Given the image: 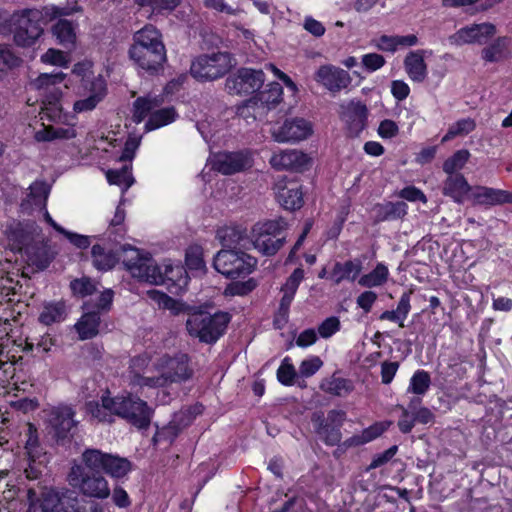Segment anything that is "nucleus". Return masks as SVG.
<instances>
[{"label":"nucleus","instance_id":"nucleus-1","mask_svg":"<svg viewBox=\"0 0 512 512\" xmlns=\"http://www.w3.org/2000/svg\"><path fill=\"white\" fill-rule=\"evenodd\" d=\"M68 7L45 6L39 9H23L14 12L13 39L17 46L31 47L42 36L47 21L71 14Z\"/></svg>","mask_w":512,"mask_h":512},{"label":"nucleus","instance_id":"nucleus-2","mask_svg":"<svg viewBox=\"0 0 512 512\" xmlns=\"http://www.w3.org/2000/svg\"><path fill=\"white\" fill-rule=\"evenodd\" d=\"M130 58L143 70L157 72L166 61V49L161 33L153 25H145L133 36Z\"/></svg>","mask_w":512,"mask_h":512},{"label":"nucleus","instance_id":"nucleus-3","mask_svg":"<svg viewBox=\"0 0 512 512\" xmlns=\"http://www.w3.org/2000/svg\"><path fill=\"white\" fill-rule=\"evenodd\" d=\"M231 320L228 312L217 311L209 313L195 309L188 314L186 329L190 336L206 344L216 343L225 333Z\"/></svg>","mask_w":512,"mask_h":512},{"label":"nucleus","instance_id":"nucleus-4","mask_svg":"<svg viewBox=\"0 0 512 512\" xmlns=\"http://www.w3.org/2000/svg\"><path fill=\"white\" fill-rule=\"evenodd\" d=\"M114 292L111 289L103 291L97 301H86L82 305L83 315L75 324V329L81 340L91 339L99 333L103 314L110 311Z\"/></svg>","mask_w":512,"mask_h":512},{"label":"nucleus","instance_id":"nucleus-5","mask_svg":"<svg viewBox=\"0 0 512 512\" xmlns=\"http://www.w3.org/2000/svg\"><path fill=\"white\" fill-rule=\"evenodd\" d=\"M82 461L89 470L103 471L116 479L126 477L133 470V464L127 458L105 453L99 449H86L82 453Z\"/></svg>","mask_w":512,"mask_h":512},{"label":"nucleus","instance_id":"nucleus-6","mask_svg":"<svg viewBox=\"0 0 512 512\" xmlns=\"http://www.w3.org/2000/svg\"><path fill=\"white\" fill-rule=\"evenodd\" d=\"M233 66V57L228 52L201 54L191 62L190 74L198 81H213L226 75Z\"/></svg>","mask_w":512,"mask_h":512},{"label":"nucleus","instance_id":"nucleus-7","mask_svg":"<svg viewBox=\"0 0 512 512\" xmlns=\"http://www.w3.org/2000/svg\"><path fill=\"white\" fill-rule=\"evenodd\" d=\"M257 260L242 250L221 249L214 256L213 267L226 278L246 277L253 272Z\"/></svg>","mask_w":512,"mask_h":512},{"label":"nucleus","instance_id":"nucleus-8","mask_svg":"<svg viewBox=\"0 0 512 512\" xmlns=\"http://www.w3.org/2000/svg\"><path fill=\"white\" fill-rule=\"evenodd\" d=\"M160 103L156 98L139 97L133 103V121L141 123L149 114L145 130L152 131L174 122L177 113L173 107L156 109Z\"/></svg>","mask_w":512,"mask_h":512},{"label":"nucleus","instance_id":"nucleus-9","mask_svg":"<svg viewBox=\"0 0 512 512\" xmlns=\"http://www.w3.org/2000/svg\"><path fill=\"white\" fill-rule=\"evenodd\" d=\"M122 262L134 278L150 284H162V269L148 253L144 254L139 249L128 246L124 249Z\"/></svg>","mask_w":512,"mask_h":512},{"label":"nucleus","instance_id":"nucleus-10","mask_svg":"<svg viewBox=\"0 0 512 512\" xmlns=\"http://www.w3.org/2000/svg\"><path fill=\"white\" fill-rule=\"evenodd\" d=\"M86 466L76 464L72 466L68 480L72 487L77 488L80 493L90 498L105 499L110 495L108 481L102 475L87 472Z\"/></svg>","mask_w":512,"mask_h":512},{"label":"nucleus","instance_id":"nucleus-11","mask_svg":"<svg viewBox=\"0 0 512 512\" xmlns=\"http://www.w3.org/2000/svg\"><path fill=\"white\" fill-rule=\"evenodd\" d=\"M116 416L125 419L138 429H147L153 416V409L133 395L116 396Z\"/></svg>","mask_w":512,"mask_h":512},{"label":"nucleus","instance_id":"nucleus-12","mask_svg":"<svg viewBox=\"0 0 512 512\" xmlns=\"http://www.w3.org/2000/svg\"><path fill=\"white\" fill-rule=\"evenodd\" d=\"M265 81L262 70L241 68L233 77L226 80V87L230 93L251 94L260 90Z\"/></svg>","mask_w":512,"mask_h":512},{"label":"nucleus","instance_id":"nucleus-13","mask_svg":"<svg viewBox=\"0 0 512 512\" xmlns=\"http://www.w3.org/2000/svg\"><path fill=\"white\" fill-rule=\"evenodd\" d=\"M134 140H128L125 144L124 150L119 157L121 162L125 164L120 169H110L107 171L106 176L110 184H115L122 187V191H127L134 183V178L131 173V164H128L134 157V150L137 147Z\"/></svg>","mask_w":512,"mask_h":512},{"label":"nucleus","instance_id":"nucleus-14","mask_svg":"<svg viewBox=\"0 0 512 512\" xmlns=\"http://www.w3.org/2000/svg\"><path fill=\"white\" fill-rule=\"evenodd\" d=\"M315 80L332 93L346 89L352 81L350 74L333 65H322L315 74Z\"/></svg>","mask_w":512,"mask_h":512},{"label":"nucleus","instance_id":"nucleus-15","mask_svg":"<svg viewBox=\"0 0 512 512\" xmlns=\"http://www.w3.org/2000/svg\"><path fill=\"white\" fill-rule=\"evenodd\" d=\"M341 118L351 137H358L367 125L368 109L360 101H351L342 106Z\"/></svg>","mask_w":512,"mask_h":512},{"label":"nucleus","instance_id":"nucleus-16","mask_svg":"<svg viewBox=\"0 0 512 512\" xmlns=\"http://www.w3.org/2000/svg\"><path fill=\"white\" fill-rule=\"evenodd\" d=\"M82 85L85 90L90 93V95L87 98L78 100L73 104V109L77 113L93 110L97 104L105 97L107 90L105 80L101 76H97V78L93 79L84 76L82 79Z\"/></svg>","mask_w":512,"mask_h":512},{"label":"nucleus","instance_id":"nucleus-17","mask_svg":"<svg viewBox=\"0 0 512 512\" xmlns=\"http://www.w3.org/2000/svg\"><path fill=\"white\" fill-rule=\"evenodd\" d=\"M103 244H95L92 247L91 254L93 258L94 266L101 271H107L112 269L119 260V250L126 249L125 246H119V243H115L106 238L103 240Z\"/></svg>","mask_w":512,"mask_h":512},{"label":"nucleus","instance_id":"nucleus-18","mask_svg":"<svg viewBox=\"0 0 512 512\" xmlns=\"http://www.w3.org/2000/svg\"><path fill=\"white\" fill-rule=\"evenodd\" d=\"M217 239L223 249L248 250L252 246V239L242 225H230L217 230Z\"/></svg>","mask_w":512,"mask_h":512},{"label":"nucleus","instance_id":"nucleus-19","mask_svg":"<svg viewBox=\"0 0 512 512\" xmlns=\"http://www.w3.org/2000/svg\"><path fill=\"white\" fill-rule=\"evenodd\" d=\"M251 166V160L243 152H221L214 155L212 168L224 175L240 172Z\"/></svg>","mask_w":512,"mask_h":512},{"label":"nucleus","instance_id":"nucleus-20","mask_svg":"<svg viewBox=\"0 0 512 512\" xmlns=\"http://www.w3.org/2000/svg\"><path fill=\"white\" fill-rule=\"evenodd\" d=\"M312 132L311 125L302 118L286 120L283 125L273 131L277 142H297L306 139Z\"/></svg>","mask_w":512,"mask_h":512},{"label":"nucleus","instance_id":"nucleus-21","mask_svg":"<svg viewBox=\"0 0 512 512\" xmlns=\"http://www.w3.org/2000/svg\"><path fill=\"white\" fill-rule=\"evenodd\" d=\"M282 94L283 88L278 82L269 83L265 90L259 91L256 96L246 102L245 108L243 110L246 109L248 112L253 110V117L256 118V109H259L260 106L262 109H270L271 107H274L281 101ZM241 113L243 114L244 111Z\"/></svg>","mask_w":512,"mask_h":512},{"label":"nucleus","instance_id":"nucleus-22","mask_svg":"<svg viewBox=\"0 0 512 512\" xmlns=\"http://www.w3.org/2000/svg\"><path fill=\"white\" fill-rule=\"evenodd\" d=\"M471 203L485 207L512 203V193L487 186H474Z\"/></svg>","mask_w":512,"mask_h":512},{"label":"nucleus","instance_id":"nucleus-23","mask_svg":"<svg viewBox=\"0 0 512 512\" xmlns=\"http://www.w3.org/2000/svg\"><path fill=\"white\" fill-rule=\"evenodd\" d=\"M74 416L75 411L70 406H58L51 410L49 423L58 438H66L72 428L76 426L77 422L74 420Z\"/></svg>","mask_w":512,"mask_h":512},{"label":"nucleus","instance_id":"nucleus-24","mask_svg":"<svg viewBox=\"0 0 512 512\" xmlns=\"http://www.w3.org/2000/svg\"><path fill=\"white\" fill-rule=\"evenodd\" d=\"M309 158L299 150H281L272 155L270 164L276 170H302Z\"/></svg>","mask_w":512,"mask_h":512},{"label":"nucleus","instance_id":"nucleus-25","mask_svg":"<svg viewBox=\"0 0 512 512\" xmlns=\"http://www.w3.org/2000/svg\"><path fill=\"white\" fill-rule=\"evenodd\" d=\"M496 32L491 23L472 24L460 29L453 37L458 44L482 43Z\"/></svg>","mask_w":512,"mask_h":512},{"label":"nucleus","instance_id":"nucleus-26","mask_svg":"<svg viewBox=\"0 0 512 512\" xmlns=\"http://www.w3.org/2000/svg\"><path fill=\"white\" fill-rule=\"evenodd\" d=\"M277 200L286 210L300 209L304 204L301 185L295 181L287 182L283 186L278 185Z\"/></svg>","mask_w":512,"mask_h":512},{"label":"nucleus","instance_id":"nucleus-27","mask_svg":"<svg viewBox=\"0 0 512 512\" xmlns=\"http://www.w3.org/2000/svg\"><path fill=\"white\" fill-rule=\"evenodd\" d=\"M162 278L163 282L161 285H166L167 289L173 294L180 293L187 287L189 282L186 269L179 264H165Z\"/></svg>","mask_w":512,"mask_h":512},{"label":"nucleus","instance_id":"nucleus-28","mask_svg":"<svg viewBox=\"0 0 512 512\" xmlns=\"http://www.w3.org/2000/svg\"><path fill=\"white\" fill-rule=\"evenodd\" d=\"M18 249H24L28 262L41 270L47 268L53 258L49 248L43 243L27 244L25 240H20L18 242Z\"/></svg>","mask_w":512,"mask_h":512},{"label":"nucleus","instance_id":"nucleus-29","mask_svg":"<svg viewBox=\"0 0 512 512\" xmlns=\"http://www.w3.org/2000/svg\"><path fill=\"white\" fill-rule=\"evenodd\" d=\"M27 500L29 502V509L31 511L37 502H40V507L43 512H55L57 505L62 502L65 494H59L52 489H45L39 498L37 491L34 488H28L26 491Z\"/></svg>","mask_w":512,"mask_h":512},{"label":"nucleus","instance_id":"nucleus-30","mask_svg":"<svg viewBox=\"0 0 512 512\" xmlns=\"http://www.w3.org/2000/svg\"><path fill=\"white\" fill-rule=\"evenodd\" d=\"M163 374L168 383L182 382L190 378L191 370L188 367L187 355L180 354L174 358H168L165 361Z\"/></svg>","mask_w":512,"mask_h":512},{"label":"nucleus","instance_id":"nucleus-31","mask_svg":"<svg viewBox=\"0 0 512 512\" xmlns=\"http://www.w3.org/2000/svg\"><path fill=\"white\" fill-rule=\"evenodd\" d=\"M87 410L91 416L99 422L112 423L116 416V400L115 397L103 395L101 404L95 401L87 403Z\"/></svg>","mask_w":512,"mask_h":512},{"label":"nucleus","instance_id":"nucleus-32","mask_svg":"<svg viewBox=\"0 0 512 512\" xmlns=\"http://www.w3.org/2000/svg\"><path fill=\"white\" fill-rule=\"evenodd\" d=\"M362 271V262L359 259L348 260L345 262H336L330 272V279L335 284L342 281H355Z\"/></svg>","mask_w":512,"mask_h":512},{"label":"nucleus","instance_id":"nucleus-33","mask_svg":"<svg viewBox=\"0 0 512 512\" xmlns=\"http://www.w3.org/2000/svg\"><path fill=\"white\" fill-rule=\"evenodd\" d=\"M404 68L412 81H424V79L427 77V67L424 61V51L417 50L409 52L404 59Z\"/></svg>","mask_w":512,"mask_h":512},{"label":"nucleus","instance_id":"nucleus-34","mask_svg":"<svg viewBox=\"0 0 512 512\" xmlns=\"http://www.w3.org/2000/svg\"><path fill=\"white\" fill-rule=\"evenodd\" d=\"M389 427V423L385 422H377L365 428L361 433L355 434L349 438H347L343 443L342 447L345 449L351 447H358L369 443L379 436H381Z\"/></svg>","mask_w":512,"mask_h":512},{"label":"nucleus","instance_id":"nucleus-35","mask_svg":"<svg viewBox=\"0 0 512 512\" xmlns=\"http://www.w3.org/2000/svg\"><path fill=\"white\" fill-rule=\"evenodd\" d=\"M43 108L41 119L57 122L61 120L63 104L61 102L62 92L59 88H54L49 93L43 95Z\"/></svg>","mask_w":512,"mask_h":512},{"label":"nucleus","instance_id":"nucleus-36","mask_svg":"<svg viewBox=\"0 0 512 512\" xmlns=\"http://www.w3.org/2000/svg\"><path fill=\"white\" fill-rule=\"evenodd\" d=\"M76 27L77 24L73 21L60 18L52 26V34L58 44L65 48H72L76 42Z\"/></svg>","mask_w":512,"mask_h":512},{"label":"nucleus","instance_id":"nucleus-37","mask_svg":"<svg viewBox=\"0 0 512 512\" xmlns=\"http://www.w3.org/2000/svg\"><path fill=\"white\" fill-rule=\"evenodd\" d=\"M24 436V455L26 460L46 461L45 452L39 442L37 429L33 424H27Z\"/></svg>","mask_w":512,"mask_h":512},{"label":"nucleus","instance_id":"nucleus-38","mask_svg":"<svg viewBox=\"0 0 512 512\" xmlns=\"http://www.w3.org/2000/svg\"><path fill=\"white\" fill-rule=\"evenodd\" d=\"M474 186L469 185L461 174L450 175V198L457 203L472 202Z\"/></svg>","mask_w":512,"mask_h":512},{"label":"nucleus","instance_id":"nucleus-39","mask_svg":"<svg viewBox=\"0 0 512 512\" xmlns=\"http://www.w3.org/2000/svg\"><path fill=\"white\" fill-rule=\"evenodd\" d=\"M286 241L285 236L273 237L256 233L252 246L265 256L275 255Z\"/></svg>","mask_w":512,"mask_h":512},{"label":"nucleus","instance_id":"nucleus-40","mask_svg":"<svg viewBox=\"0 0 512 512\" xmlns=\"http://www.w3.org/2000/svg\"><path fill=\"white\" fill-rule=\"evenodd\" d=\"M313 422L317 423V433L326 445L335 446L342 438L341 428L324 422L323 414L314 415Z\"/></svg>","mask_w":512,"mask_h":512},{"label":"nucleus","instance_id":"nucleus-41","mask_svg":"<svg viewBox=\"0 0 512 512\" xmlns=\"http://www.w3.org/2000/svg\"><path fill=\"white\" fill-rule=\"evenodd\" d=\"M411 309L410 305V294L403 293L400 297L397 308L395 310H386L380 316V320H388L398 323L399 327L403 328L404 321L407 318Z\"/></svg>","mask_w":512,"mask_h":512},{"label":"nucleus","instance_id":"nucleus-42","mask_svg":"<svg viewBox=\"0 0 512 512\" xmlns=\"http://www.w3.org/2000/svg\"><path fill=\"white\" fill-rule=\"evenodd\" d=\"M67 316L65 303L62 301L48 302L43 305L39 321L44 325H51L64 321Z\"/></svg>","mask_w":512,"mask_h":512},{"label":"nucleus","instance_id":"nucleus-43","mask_svg":"<svg viewBox=\"0 0 512 512\" xmlns=\"http://www.w3.org/2000/svg\"><path fill=\"white\" fill-rule=\"evenodd\" d=\"M407 208V204L402 201L377 205L375 207L377 220L387 221L402 218L407 214Z\"/></svg>","mask_w":512,"mask_h":512},{"label":"nucleus","instance_id":"nucleus-44","mask_svg":"<svg viewBox=\"0 0 512 512\" xmlns=\"http://www.w3.org/2000/svg\"><path fill=\"white\" fill-rule=\"evenodd\" d=\"M125 219V210L118 205L114 217L110 221V225L103 236V240L106 238L115 243H120V241L124 238L125 228L123 226V222Z\"/></svg>","mask_w":512,"mask_h":512},{"label":"nucleus","instance_id":"nucleus-45","mask_svg":"<svg viewBox=\"0 0 512 512\" xmlns=\"http://www.w3.org/2000/svg\"><path fill=\"white\" fill-rule=\"evenodd\" d=\"M76 137V131L72 127L55 128L53 126H44L43 129L35 133V140L38 142H48L56 139H72Z\"/></svg>","mask_w":512,"mask_h":512},{"label":"nucleus","instance_id":"nucleus-46","mask_svg":"<svg viewBox=\"0 0 512 512\" xmlns=\"http://www.w3.org/2000/svg\"><path fill=\"white\" fill-rule=\"evenodd\" d=\"M50 192V187L43 181H35L29 186L27 199L22 202V207L35 205L37 207L45 206Z\"/></svg>","mask_w":512,"mask_h":512},{"label":"nucleus","instance_id":"nucleus-47","mask_svg":"<svg viewBox=\"0 0 512 512\" xmlns=\"http://www.w3.org/2000/svg\"><path fill=\"white\" fill-rule=\"evenodd\" d=\"M321 389L331 395L344 397L353 390V385L348 379L333 376L321 384Z\"/></svg>","mask_w":512,"mask_h":512},{"label":"nucleus","instance_id":"nucleus-48","mask_svg":"<svg viewBox=\"0 0 512 512\" xmlns=\"http://www.w3.org/2000/svg\"><path fill=\"white\" fill-rule=\"evenodd\" d=\"M388 275V268L384 264L378 263L370 273L359 278L358 284L366 288L378 287L386 283Z\"/></svg>","mask_w":512,"mask_h":512},{"label":"nucleus","instance_id":"nucleus-49","mask_svg":"<svg viewBox=\"0 0 512 512\" xmlns=\"http://www.w3.org/2000/svg\"><path fill=\"white\" fill-rule=\"evenodd\" d=\"M64 78L65 74L62 72L43 73L32 82V85L38 90H43L45 95L57 88L56 85L62 83Z\"/></svg>","mask_w":512,"mask_h":512},{"label":"nucleus","instance_id":"nucleus-50","mask_svg":"<svg viewBox=\"0 0 512 512\" xmlns=\"http://www.w3.org/2000/svg\"><path fill=\"white\" fill-rule=\"evenodd\" d=\"M288 224L283 218L267 220L263 223H257L253 229L255 233L265 234L273 237H281Z\"/></svg>","mask_w":512,"mask_h":512},{"label":"nucleus","instance_id":"nucleus-51","mask_svg":"<svg viewBox=\"0 0 512 512\" xmlns=\"http://www.w3.org/2000/svg\"><path fill=\"white\" fill-rule=\"evenodd\" d=\"M201 413V406L190 407L174 413L170 422L182 432L194 420L197 414Z\"/></svg>","mask_w":512,"mask_h":512},{"label":"nucleus","instance_id":"nucleus-52","mask_svg":"<svg viewBox=\"0 0 512 512\" xmlns=\"http://www.w3.org/2000/svg\"><path fill=\"white\" fill-rule=\"evenodd\" d=\"M430 376L424 370H417L410 379L408 392L424 395L430 386Z\"/></svg>","mask_w":512,"mask_h":512},{"label":"nucleus","instance_id":"nucleus-53","mask_svg":"<svg viewBox=\"0 0 512 512\" xmlns=\"http://www.w3.org/2000/svg\"><path fill=\"white\" fill-rule=\"evenodd\" d=\"M156 428V433L152 438L154 444L167 443L168 445H171L177 436L181 433L180 430L176 428V426H174L170 421L163 427L156 425Z\"/></svg>","mask_w":512,"mask_h":512},{"label":"nucleus","instance_id":"nucleus-54","mask_svg":"<svg viewBox=\"0 0 512 512\" xmlns=\"http://www.w3.org/2000/svg\"><path fill=\"white\" fill-rule=\"evenodd\" d=\"M185 264L189 270L202 271L205 269L203 252L200 246H191L186 250Z\"/></svg>","mask_w":512,"mask_h":512},{"label":"nucleus","instance_id":"nucleus-55","mask_svg":"<svg viewBox=\"0 0 512 512\" xmlns=\"http://www.w3.org/2000/svg\"><path fill=\"white\" fill-rule=\"evenodd\" d=\"M142 7H150L152 11L163 13L165 11H173L181 2V0H135Z\"/></svg>","mask_w":512,"mask_h":512},{"label":"nucleus","instance_id":"nucleus-56","mask_svg":"<svg viewBox=\"0 0 512 512\" xmlns=\"http://www.w3.org/2000/svg\"><path fill=\"white\" fill-rule=\"evenodd\" d=\"M296 377V370L293 364L290 362L289 357H285L277 369L278 381L286 386L292 385Z\"/></svg>","mask_w":512,"mask_h":512},{"label":"nucleus","instance_id":"nucleus-57","mask_svg":"<svg viewBox=\"0 0 512 512\" xmlns=\"http://www.w3.org/2000/svg\"><path fill=\"white\" fill-rule=\"evenodd\" d=\"M70 287L74 294L81 297L92 295L96 291L95 284L89 278L75 279L71 282Z\"/></svg>","mask_w":512,"mask_h":512},{"label":"nucleus","instance_id":"nucleus-58","mask_svg":"<svg viewBox=\"0 0 512 512\" xmlns=\"http://www.w3.org/2000/svg\"><path fill=\"white\" fill-rule=\"evenodd\" d=\"M20 59L15 56L10 47L0 45V72H4L19 64Z\"/></svg>","mask_w":512,"mask_h":512},{"label":"nucleus","instance_id":"nucleus-59","mask_svg":"<svg viewBox=\"0 0 512 512\" xmlns=\"http://www.w3.org/2000/svg\"><path fill=\"white\" fill-rule=\"evenodd\" d=\"M398 446L393 445L382 453L373 456L371 463L367 466L366 471L376 469L387 464L397 453Z\"/></svg>","mask_w":512,"mask_h":512},{"label":"nucleus","instance_id":"nucleus-60","mask_svg":"<svg viewBox=\"0 0 512 512\" xmlns=\"http://www.w3.org/2000/svg\"><path fill=\"white\" fill-rule=\"evenodd\" d=\"M340 330V320L338 317L331 316L326 318L318 326V334L324 339H328Z\"/></svg>","mask_w":512,"mask_h":512},{"label":"nucleus","instance_id":"nucleus-61","mask_svg":"<svg viewBox=\"0 0 512 512\" xmlns=\"http://www.w3.org/2000/svg\"><path fill=\"white\" fill-rule=\"evenodd\" d=\"M304 279V270L296 268L292 274L287 278L285 284L282 286V292H287L295 295L301 281Z\"/></svg>","mask_w":512,"mask_h":512},{"label":"nucleus","instance_id":"nucleus-62","mask_svg":"<svg viewBox=\"0 0 512 512\" xmlns=\"http://www.w3.org/2000/svg\"><path fill=\"white\" fill-rule=\"evenodd\" d=\"M323 365L322 360L318 356H313L301 362L299 372L302 377H310L314 375Z\"/></svg>","mask_w":512,"mask_h":512},{"label":"nucleus","instance_id":"nucleus-63","mask_svg":"<svg viewBox=\"0 0 512 512\" xmlns=\"http://www.w3.org/2000/svg\"><path fill=\"white\" fill-rule=\"evenodd\" d=\"M41 61L47 64L56 65V66H66L68 61L66 59L65 54L53 48L48 49L42 56Z\"/></svg>","mask_w":512,"mask_h":512},{"label":"nucleus","instance_id":"nucleus-64","mask_svg":"<svg viewBox=\"0 0 512 512\" xmlns=\"http://www.w3.org/2000/svg\"><path fill=\"white\" fill-rule=\"evenodd\" d=\"M385 63V58L377 53H368L362 56V64L369 72L382 68Z\"/></svg>","mask_w":512,"mask_h":512}]
</instances>
